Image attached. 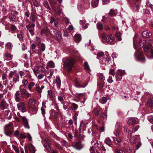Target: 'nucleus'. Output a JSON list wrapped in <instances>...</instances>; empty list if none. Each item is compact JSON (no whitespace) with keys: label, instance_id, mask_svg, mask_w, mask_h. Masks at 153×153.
<instances>
[{"label":"nucleus","instance_id":"bf43d9fd","mask_svg":"<svg viewBox=\"0 0 153 153\" xmlns=\"http://www.w3.org/2000/svg\"><path fill=\"white\" fill-rule=\"evenodd\" d=\"M52 91L51 90H48V97L49 98H51L52 97Z\"/></svg>","mask_w":153,"mask_h":153},{"label":"nucleus","instance_id":"1a4fd4ad","mask_svg":"<svg viewBox=\"0 0 153 153\" xmlns=\"http://www.w3.org/2000/svg\"><path fill=\"white\" fill-rule=\"evenodd\" d=\"M21 93H20L19 91H17L15 95V99L16 101L19 102L22 100V96Z\"/></svg>","mask_w":153,"mask_h":153},{"label":"nucleus","instance_id":"6ab92c4d","mask_svg":"<svg viewBox=\"0 0 153 153\" xmlns=\"http://www.w3.org/2000/svg\"><path fill=\"white\" fill-rule=\"evenodd\" d=\"M19 76L18 74L16 73L13 76V82L16 83L19 81Z\"/></svg>","mask_w":153,"mask_h":153},{"label":"nucleus","instance_id":"a878e982","mask_svg":"<svg viewBox=\"0 0 153 153\" xmlns=\"http://www.w3.org/2000/svg\"><path fill=\"white\" fill-rule=\"evenodd\" d=\"M139 137V136L137 135L133 137H131L130 139V141L131 143H135L137 139Z\"/></svg>","mask_w":153,"mask_h":153},{"label":"nucleus","instance_id":"393cba45","mask_svg":"<svg viewBox=\"0 0 153 153\" xmlns=\"http://www.w3.org/2000/svg\"><path fill=\"white\" fill-rule=\"evenodd\" d=\"M29 151L31 153H35L36 150L33 146L32 144H30L28 146Z\"/></svg>","mask_w":153,"mask_h":153},{"label":"nucleus","instance_id":"7ed1b4c3","mask_svg":"<svg viewBox=\"0 0 153 153\" xmlns=\"http://www.w3.org/2000/svg\"><path fill=\"white\" fill-rule=\"evenodd\" d=\"M102 37L103 39H105L106 42L109 44L112 45L114 44L113 43L114 39V35L112 33L108 34L107 36L104 33L102 35Z\"/></svg>","mask_w":153,"mask_h":153},{"label":"nucleus","instance_id":"ddd939ff","mask_svg":"<svg viewBox=\"0 0 153 153\" xmlns=\"http://www.w3.org/2000/svg\"><path fill=\"white\" fill-rule=\"evenodd\" d=\"M22 117V120L24 123V126L28 129L29 128L28 122L27 119L25 116L21 117Z\"/></svg>","mask_w":153,"mask_h":153},{"label":"nucleus","instance_id":"4d7b16f0","mask_svg":"<svg viewBox=\"0 0 153 153\" xmlns=\"http://www.w3.org/2000/svg\"><path fill=\"white\" fill-rule=\"evenodd\" d=\"M133 46L134 49H136L138 48L137 47L138 46L137 45V41H134L133 40Z\"/></svg>","mask_w":153,"mask_h":153},{"label":"nucleus","instance_id":"37998d69","mask_svg":"<svg viewBox=\"0 0 153 153\" xmlns=\"http://www.w3.org/2000/svg\"><path fill=\"white\" fill-rule=\"evenodd\" d=\"M105 111L106 112L105 113H102L100 114V116L102 118L105 119L107 117V114H106V113L107 112V108H105Z\"/></svg>","mask_w":153,"mask_h":153},{"label":"nucleus","instance_id":"79ce46f5","mask_svg":"<svg viewBox=\"0 0 153 153\" xmlns=\"http://www.w3.org/2000/svg\"><path fill=\"white\" fill-rule=\"evenodd\" d=\"M73 30V29H64V36L66 37L69 35V32L70 30Z\"/></svg>","mask_w":153,"mask_h":153},{"label":"nucleus","instance_id":"c756f323","mask_svg":"<svg viewBox=\"0 0 153 153\" xmlns=\"http://www.w3.org/2000/svg\"><path fill=\"white\" fill-rule=\"evenodd\" d=\"M9 19L10 22H14L16 19V17L14 15L11 14L9 16Z\"/></svg>","mask_w":153,"mask_h":153},{"label":"nucleus","instance_id":"aec40b11","mask_svg":"<svg viewBox=\"0 0 153 153\" xmlns=\"http://www.w3.org/2000/svg\"><path fill=\"white\" fill-rule=\"evenodd\" d=\"M105 143L109 146H111L112 145V141L109 137L106 138L105 140Z\"/></svg>","mask_w":153,"mask_h":153},{"label":"nucleus","instance_id":"ea45409f","mask_svg":"<svg viewBox=\"0 0 153 153\" xmlns=\"http://www.w3.org/2000/svg\"><path fill=\"white\" fill-rule=\"evenodd\" d=\"M99 101L102 104H104L106 102L107 100L105 97H103L102 98L100 99Z\"/></svg>","mask_w":153,"mask_h":153},{"label":"nucleus","instance_id":"338daca9","mask_svg":"<svg viewBox=\"0 0 153 153\" xmlns=\"http://www.w3.org/2000/svg\"><path fill=\"white\" fill-rule=\"evenodd\" d=\"M12 132V131H6L4 132V133L7 136H9Z\"/></svg>","mask_w":153,"mask_h":153},{"label":"nucleus","instance_id":"864d4df0","mask_svg":"<svg viewBox=\"0 0 153 153\" xmlns=\"http://www.w3.org/2000/svg\"><path fill=\"white\" fill-rule=\"evenodd\" d=\"M50 75L47 77L48 78H51V77L52 76L54 73V70L53 69H51L50 70Z\"/></svg>","mask_w":153,"mask_h":153},{"label":"nucleus","instance_id":"423d86ee","mask_svg":"<svg viewBox=\"0 0 153 153\" xmlns=\"http://www.w3.org/2000/svg\"><path fill=\"white\" fill-rule=\"evenodd\" d=\"M3 112L5 115L6 118H7L8 120L11 119L13 114L10 112L8 108L3 109Z\"/></svg>","mask_w":153,"mask_h":153},{"label":"nucleus","instance_id":"dca6fc26","mask_svg":"<svg viewBox=\"0 0 153 153\" xmlns=\"http://www.w3.org/2000/svg\"><path fill=\"white\" fill-rule=\"evenodd\" d=\"M81 36L80 34H76L74 36V39L76 42L79 43L81 40Z\"/></svg>","mask_w":153,"mask_h":153},{"label":"nucleus","instance_id":"72a5a7b5","mask_svg":"<svg viewBox=\"0 0 153 153\" xmlns=\"http://www.w3.org/2000/svg\"><path fill=\"white\" fill-rule=\"evenodd\" d=\"M47 65L49 67L53 68L55 67V64L52 61H50L47 63Z\"/></svg>","mask_w":153,"mask_h":153},{"label":"nucleus","instance_id":"39448f33","mask_svg":"<svg viewBox=\"0 0 153 153\" xmlns=\"http://www.w3.org/2000/svg\"><path fill=\"white\" fill-rule=\"evenodd\" d=\"M74 82L75 83L76 87L78 88L81 87L84 88L87 85V83L85 84V85H82V81L79 79H75L74 80Z\"/></svg>","mask_w":153,"mask_h":153},{"label":"nucleus","instance_id":"2f4dec72","mask_svg":"<svg viewBox=\"0 0 153 153\" xmlns=\"http://www.w3.org/2000/svg\"><path fill=\"white\" fill-rule=\"evenodd\" d=\"M1 106L3 110L4 108H8V105L5 102H2L1 104Z\"/></svg>","mask_w":153,"mask_h":153},{"label":"nucleus","instance_id":"f257e3e1","mask_svg":"<svg viewBox=\"0 0 153 153\" xmlns=\"http://www.w3.org/2000/svg\"><path fill=\"white\" fill-rule=\"evenodd\" d=\"M22 85L20 86L19 89L22 94L25 95L27 98L31 96V94L29 93L25 88L28 84V81L27 79H24L22 81Z\"/></svg>","mask_w":153,"mask_h":153},{"label":"nucleus","instance_id":"0eeeda50","mask_svg":"<svg viewBox=\"0 0 153 153\" xmlns=\"http://www.w3.org/2000/svg\"><path fill=\"white\" fill-rule=\"evenodd\" d=\"M45 143L44 144V147L48 150L50 151L51 150L50 145H51V142L49 139L48 138H45L44 140Z\"/></svg>","mask_w":153,"mask_h":153},{"label":"nucleus","instance_id":"c85d7f7f","mask_svg":"<svg viewBox=\"0 0 153 153\" xmlns=\"http://www.w3.org/2000/svg\"><path fill=\"white\" fill-rule=\"evenodd\" d=\"M136 122V120L134 118H130L128 120V123L130 125H132Z\"/></svg>","mask_w":153,"mask_h":153},{"label":"nucleus","instance_id":"052dcab7","mask_svg":"<svg viewBox=\"0 0 153 153\" xmlns=\"http://www.w3.org/2000/svg\"><path fill=\"white\" fill-rule=\"evenodd\" d=\"M26 137V136L24 134H20L18 138H20L22 139H25Z\"/></svg>","mask_w":153,"mask_h":153},{"label":"nucleus","instance_id":"3c124183","mask_svg":"<svg viewBox=\"0 0 153 153\" xmlns=\"http://www.w3.org/2000/svg\"><path fill=\"white\" fill-rule=\"evenodd\" d=\"M149 59H153V50H152L149 52V55L147 56Z\"/></svg>","mask_w":153,"mask_h":153},{"label":"nucleus","instance_id":"9d476101","mask_svg":"<svg viewBox=\"0 0 153 153\" xmlns=\"http://www.w3.org/2000/svg\"><path fill=\"white\" fill-rule=\"evenodd\" d=\"M94 146H93L91 147L90 149V152L91 153H99L96 149L97 147L98 146V144L97 142H96L94 143Z\"/></svg>","mask_w":153,"mask_h":153},{"label":"nucleus","instance_id":"cd10ccee","mask_svg":"<svg viewBox=\"0 0 153 153\" xmlns=\"http://www.w3.org/2000/svg\"><path fill=\"white\" fill-rule=\"evenodd\" d=\"M4 57L9 59V60L12 59V55L10 53L7 52H6L4 53Z\"/></svg>","mask_w":153,"mask_h":153},{"label":"nucleus","instance_id":"a18cd8bd","mask_svg":"<svg viewBox=\"0 0 153 153\" xmlns=\"http://www.w3.org/2000/svg\"><path fill=\"white\" fill-rule=\"evenodd\" d=\"M12 147L14 150L15 151L16 153H19L20 152L19 149L15 145L12 144Z\"/></svg>","mask_w":153,"mask_h":153},{"label":"nucleus","instance_id":"7c9ffc66","mask_svg":"<svg viewBox=\"0 0 153 153\" xmlns=\"http://www.w3.org/2000/svg\"><path fill=\"white\" fill-rule=\"evenodd\" d=\"M146 42V39L144 38L141 39L140 40L139 45L141 47H143Z\"/></svg>","mask_w":153,"mask_h":153},{"label":"nucleus","instance_id":"b1692460","mask_svg":"<svg viewBox=\"0 0 153 153\" xmlns=\"http://www.w3.org/2000/svg\"><path fill=\"white\" fill-rule=\"evenodd\" d=\"M33 71L35 75H37V74L41 73V70L39 67L38 66H37L34 68Z\"/></svg>","mask_w":153,"mask_h":153},{"label":"nucleus","instance_id":"f704fd0d","mask_svg":"<svg viewBox=\"0 0 153 153\" xmlns=\"http://www.w3.org/2000/svg\"><path fill=\"white\" fill-rule=\"evenodd\" d=\"M84 68L87 71H89L90 70V67L87 62H84Z\"/></svg>","mask_w":153,"mask_h":153},{"label":"nucleus","instance_id":"0e129e2a","mask_svg":"<svg viewBox=\"0 0 153 153\" xmlns=\"http://www.w3.org/2000/svg\"><path fill=\"white\" fill-rule=\"evenodd\" d=\"M108 82L110 83H112L113 81L112 79V77L111 76H109L108 77Z\"/></svg>","mask_w":153,"mask_h":153},{"label":"nucleus","instance_id":"de8ad7c7","mask_svg":"<svg viewBox=\"0 0 153 153\" xmlns=\"http://www.w3.org/2000/svg\"><path fill=\"white\" fill-rule=\"evenodd\" d=\"M43 4L45 7L47 9H50V7H49V5L47 1H45L43 2Z\"/></svg>","mask_w":153,"mask_h":153},{"label":"nucleus","instance_id":"5701e85b","mask_svg":"<svg viewBox=\"0 0 153 153\" xmlns=\"http://www.w3.org/2000/svg\"><path fill=\"white\" fill-rule=\"evenodd\" d=\"M35 85L34 82H30L28 85V88L29 91L30 92H33V91L32 90L33 87Z\"/></svg>","mask_w":153,"mask_h":153},{"label":"nucleus","instance_id":"4468645a","mask_svg":"<svg viewBox=\"0 0 153 153\" xmlns=\"http://www.w3.org/2000/svg\"><path fill=\"white\" fill-rule=\"evenodd\" d=\"M28 103L30 105L34 106L36 103V100L34 98H30L28 99Z\"/></svg>","mask_w":153,"mask_h":153},{"label":"nucleus","instance_id":"49530a36","mask_svg":"<svg viewBox=\"0 0 153 153\" xmlns=\"http://www.w3.org/2000/svg\"><path fill=\"white\" fill-rule=\"evenodd\" d=\"M124 149L128 153H131V151L130 148L129 147L127 146H124Z\"/></svg>","mask_w":153,"mask_h":153},{"label":"nucleus","instance_id":"f03ea898","mask_svg":"<svg viewBox=\"0 0 153 153\" xmlns=\"http://www.w3.org/2000/svg\"><path fill=\"white\" fill-rule=\"evenodd\" d=\"M74 63L75 61L71 57L67 58L64 62V67L66 70L70 71L74 67Z\"/></svg>","mask_w":153,"mask_h":153},{"label":"nucleus","instance_id":"a19ab883","mask_svg":"<svg viewBox=\"0 0 153 153\" xmlns=\"http://www.w3.org/2000/svg\"><path fill=\"white\" fill-rule=\"evenodd\" d=\"M116 36L117 38V40L118 41L121 40V33L120 32H117L116 33Z\"/></svg>","mask_w":153,"mask_h":153},{"label":"nucleus","instance_id":"473e14b6","mask_svg":"<svg viewBox=\"0 0 153 153\" xmlns=\"http://www.w3.org/2000/svg\"><path fill=\"white\" fill-rule=\"evenodd\" d=\"M78 106L77 105L74 103H73L72 104L71 106V108L73 111L76 110L78 108Z\"/></svg>","mask_w":153,"mask_h":153},{"label":"nucleus","instance_id":"a211bd4d","mask_svg":"<svg viewBox=\"0 0 153 153\" xmlns=\"http://www.w3.org/2000/svg\"><path fill=\"white\" fill-rule=\"evenodd\" d=\"M147 105L151 108H153V97L150 98L147 101Z\"/></svg>","mask_w":153,"mask_h":153},{"label":"nucleus","instance_id":"20e7f679","mask_svg":"<svg viewBox=\"0 0 153 153\" xmlns=\"http://www.w3.org/2000/svg\"><path fill=\"white\" fill-rule=\"evenodd\" d=\"M136 58L137 60L142 62H144L145 61V59L143 55V53L140 51H136L135 53Z\"/></svg>","mask_w":153,"mask_h":153},{"label":"nucleus","instance_id":"f8f14e48","mask_svg":"<svg viewBox=\"0 0 153 153\" xmlns=\"http://www.w3.org/2000/svg\"><path fill=\"white\" fill-rule=\"evenodd\" d=\"M86 22L85 19L83 20L82 21L80 20V23L82 25L83 29H86L89 27V24L88 23H86Z\"/></svg>","mask_w":153,"mask_h":153},{"label":"nucleus","instance_id":"603ef678","mask_svg":"<svg viewBox=\"0 0 153 153\" xmlns=\"http://www.w3.org/2000/svg\"><path fill=\"white\" fill-rule=\"evenodd\" d=\"M48 32V29H42L41 32V34L42 35H47Z\"/></svg>","mask_w":153,"mask_h":153},{"label":"nucleus","instance_id":"5fc2aeb1","mask_svg":"<svg viewBox=\"0 0 153 153\" xmlns=\"http://www.w3.org/2000/svg\"><path fill=\"white\" fill-rule=\"evenodd\" d=\"M66 136L69 140H71L73 138L72 135L69 133H67Z\"/></svg>","mask_w":153,"mask_h":153},{"label":"nucleus","instance_id":"69168bd1","mask_svg":"<svg viewBox=\"0 0 153 153\" xmlns=\"http://www.w3.org/2000/svg\"><path fill=\"white\" fill-rule=\"evenodd\" d=\"M97 29H102L103 28V25L101 23H99L97 24Z\"/></svg>","mask_w":153,"mask_h":153},{"label":"nucleus","instance_id":"4be33fe9","mask_svg":"<svg viewBox=\"0 0 153 153\" xmlns=\"http://www.w3.org/2000/svg\"><path fill=\"white\" fill-rule=\"evenodd\" d=\"M99 1V0H93L91 3V6L94 8L97 7Z\"/></svg>","mask_w":153,"mask_h":153},{"label":"nucleus","instance_id":"e2e57ef3","mask_svg":"<svg viewBox=\"0 0 153 153\" xmlns=\"http://www.w3.org/2000/svg\"><path fill=\"white\" fill-rule=\"evenodd\" d=\"M45 48V44L43 43H42L41 45V49L42 51H44Z\"/></svg>","mask_w":153,"mask_h":153},{"label":"nucleus","instance_id":"e433bc0d","mask_svg":"<svg viewBox=\"0 0 153 153\" xmlns=\"http://www.w3.org/2000/svg\"><path fill=\"white\" fill-rule=\"evenodd\" d=\"M26 25L27 29L34 28L35 26L34 24L32 22L27 23Z\"/></svg>","mask_w":153,"mask_h":153},{"label":"nucleus","instance_id":"f3484780","mask_svg":"<svg viewBox=\"0 0 153 153\" xmlns=\"http://www.w3.org/2000/svg\"><path fill=\"white\" fill-rule=\"evenodd\" d=\"M54 83L56 84L58 88H59L61 84L60 79L59 77H57L55 79Z\"/></svg>","mask_w":153,"mask_h":153},{"label":"nucleus","instance_id":"412c9836","mask_svg":"<svg viewBox=\"0 0 153 153\" xmlns=\"http://www.w3.org/2000/svg\"><path fill=\"white\" fill-rule=\"evenodd\" d=\"M116 80L118 81L120 80L122 78V75L120 71H118L116 74Z\"/></svg>","mask_w":153,"mask_h":153},{"label":"nucleus","instance_id":"09e8293b","mask_svg":"<svg viewBox=\"0 0 153 153\" xmlns=\"http://www.w3.org/2000/svg\"><path fill=\"white\" fill-rule=\"evenodd\" d=\"M115 153H125V152L122 150L118 149H116L114 151Z\"/></svg>","mask_w":153,"mask_h":153},{"label":"nucleus","instance_id":"6e6d98bb","mask_svg":"<svg viewBox=\"0 0 153 153\" xmlns=\"http://www.w3.org/2000/svg\"><path fill=\"white\" fill-rule=\"evenodd\" d=\"M56 36L57 39L59 40H61L62 38V35L60 32L57 33L56 35Z\"/></svg>","mask_w":153,"mask_h":153},{"label":"nucleus","instance_id":"c9c22d12","mask_svg":"<svg viewBox=\"0 0 153 153\" xmlns=\"http://www.w3.org/2000/svg\"><path fill=\"white\" fill-rule=\"evenodd\" d=\"M113 140L116 144L120 143L121 141V139L120 138H117L114 137L113 138Z\"/></svg>","mask_w":153,"mask_h":153},{"label":"nucleus","instance_id":"6e6552de","mask_svg":"<svg viewBox=\"0 0 153 153\" xmlns=\"http://www.w3.org/2000/svg\"><path fill=\"white\" fill-rule=\"evenodd\" d=\"M17 107L19 110L22 112L26 111V105L23 102H20L17 104Z\"/></svg>","mask_w":153,"mask_h":153},{"label":"nucleus","instance_id":"9b49d317","mask_svg":"<svg viewBox=\"0 0 153 153\" xmlns=\"http://www.w3.org/2000/svg\"><path fill=\"white\" fill-rule=\"evenodd\" d=\"M73 146L78 150H80L83 147V146L81 144L80 142H75Z\"/></svg>","mask_w":153,"mask_h":153},{"label":"nucleus","instance_id":"4c0bfd02","mask_svg":"<svg viewBox=\"0 0 153 153\" xmlns=\"http://www.w3.org/2000/svg\"><path fill=\"white\" fill-rule=\"evenodd\" d=\"M98 79L102 81L105 80V77L102 73H99L98 74Z\"/></svg>","mask_w":153,"mask_h":153},{"label":"nucleus","instance_id":"8fccbe9b","mask_svg":"<svg viewBox=\"0 0 153 153\" xmlns=\"http://www.w3.org/2000/svg\"><path fill=\"white\" fill-rule=\"evenodd\" d=\"M5 46L7 48H9L10 50L12 49L13 47L12 44L10 42L7 43L6 44Z\"/></svg>","mask_w":153,"mask_h":153},{"label":"nucleus","instance_id":"58836bf2","mask_svg":"<svg viewBox=\"0 0 153 153\" xmlns=\"http://www.w3.org/2000/svg\"><path fill=\"white\" fill-rule=\"evenodd\" d=\"M94 54L96 55H97L98 57H102L104 55V54L103 52L99 51H98L97 53L95 52Z\"/></svg>","mask_w":153,"mask_h":153},{"label":"nucleus","instance_id":"13d9d810","mask_svg":"<svg viewBox=\"0 0 153 153\" xmlns=\"http://www.w3.org/2000/svg\"><path fill=\"white\" fill-rule=\"evenodd\" d=\"M36 76L37 78L39 79H42V78H43V77H44V75L42 74H38V75L37 74V75H36Z\"/></svg>","mask_w":153,"mask_h":153},{"label":"nucleus","instance_id":"bb28decb","mask_svg":"<svg viewBox=\"0 0 153 153\" xmlns=\"http://www.w3.org/2000/svg\"><path fill=\"white\" fill-rule=\"evenodd\" d=\"M117 12V10H114L112 9H111L108 13L109 15L111 16H116Z\"/></svg>","mask_w":153,"mask_h":153},{"label":"nucleus","instance_id":"2eb2a0df","mask_svg":"<svg viewBox=\"0 0 153 153\" xmlns=\"http://www.w3.org/2000/svg\"><path fill=\"white\" fill-rule=\"evenodd\" d=\"M142 35L144 37L148 38L152 35V33L148 30H145L142 33Z\"/></svg>","mask_w":153,"mask_h":153},{"label":"nucleus","instance_id":"680f3d73","mask_svg":"<svg viewBox=\"0 0 153 153\" xmlns=\"http://www.w3.org/2000/svg\"><path fill=\"white\" fill-rule=\"evenodd\" d=\"M36 90L38 93H41L42 92V90L38 86H36Z\"/></svg>","mask_w":153,"mask_h":153},{"label":"nucleus","instance_id":"774afa93","mask_svg":"<svg viewBox=\"0 0 153 153\" xmlns=\"http://www.w3.org/2000/svg\"><path fill=\"white\" fill-rule=\"evenodd\" d=\"M120 131L119 130H116L114 132V134L115 135L117 136H119L120 135Z\"/></svg>","mask_w":153,"mask_h":153},{"label":"nucleus","instance_id":"c03bdc74","mask_svg":"<svg viewBox=\"0 0 153 153\" xmlns=\"http://www.w3.org/2000/svg\"><path fill=\"white\" fill-rule=\"evenodd\" d=\"M83 94L82 93L76 94V97L79 99V100H80L83 97Z\"/></svg>","mask_w":153,"mask_h":153}]
</instances>
